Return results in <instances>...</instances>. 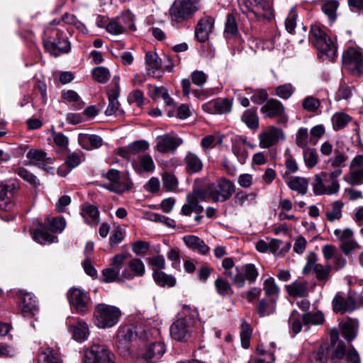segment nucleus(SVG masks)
<instances>
[{"label": "nucleus", "instance_id": "1", "mask_svg": "<svg viewBox=\"0 0 363 363\" xmlns=\"http://www.w3.org/2000/svg\"><path fill=\"white\" fill-rule=\"evenodd\" d=\"M196 310L184 306L177 319L170 327L171 337L178 341H186L202 330Z\"/></svg>", "mask_w": 363, "mask_h": 363}, {"label": "nucleus", "instance_id": "2", "mask_svg": "<svg viewBox=\"0 0 363 363\" xmlns=\"http://www.w3.org/2000/svg\"><path fill=\"white\" fill-rule=\"evenodd\" d=\"M342 173V169L337 168L330 173L322 172L315 174L312 183L313 193L317 196L337 194L340 189L337 179Z\"/></svg>", "mask_w": 363, "mask_h": 363}, {"label": "nucleus", "instance_id": "3", "mask_svg": "<svg viewBox=\"0 0 363 363\" xmlns=\"http://www.w3.org/2000/svg\"><path fill=\"white\" fill-rule=\"evenodd\" d=\"M310 38L314 46L320 52V57L323 60H334L337 50L336 43L320 27L317 26H311Z\"/></svg>", "mask_w": 363, "mask_h": 363}, {"label": "nucleus", "instance_id": "4", "mask_svg": "<svg viewBox=\"0 0 363 363\" xmlns=\"http://www.w3.org/2000/svg\"><path fill=\"white\" fill-rule=\"evenodd\" d=\"M121 316L119 308L106 303H98L94 312V323L99 328H109L118 323Z\"/></svg>", "mask_w": 363, "mask_h": 363}, {"label": "nucleus", "instance_id": "5", "mask_svg": "<svg viewBox=\"0 0 363 363\" xmlns=\"http://www.w3.org/2000/svg\"><path fill=\"white\" fill-rule=\"evenodd\" d=\"M199 9L197 0H175L169 12L172 21L181 23L191 18Z\"/></svg>", "mask_w": 363, "mask_h": 363}, {"label": "nucleus", "instance_id": "6", "mask_svg": "<svg viewBox=\"0 0 363 363\" xmlns=\"http://www.w3.org/2000/svg\"><path fill=\"white\" fill-rule=\"evenodd\" d=\"M342 62L345 69L353 76L363 74V50L350 47L342 54Z\"/></svg>", "mask_w": 363, "mask_h": 363}, {"label": "nucleus", "instance_id": "7", "mask_svg": "<svg viewBox=\"0 0 363 363\" xmlns=\"http://www.w3.org/2000/svg\"><path fill=\"white\" fill-rule=\"evenodd\" d=\"M235 186L233 182L221 177L207 188V194L214 202H225L235 192Z\"/></svg>", "mask_w": 363, "mask_h": 363}, {"label": "nucleus", "instance_id": "8", "mask_svg": "<svg viewBox=\"0 0 363 363\" xmlns=\"http://www.w3.org/2000/svg\"><path fill=\"white\" fill-rule=\"evenodd\" d=\"M243 12L252 13L258 20L273 18L271 5L264 0H238Z\"/></svg>", "mask_w": 363, "mask_h": 363}, {"label": "nucleus", "instance_id": "9", "mask_svg": "<svg viewBox=\"0 0 363 363\" xmlns=\"http://www.w3.org/2000/svg\"><path fill=\"white\" fill-rule=\"evenodd\" d=\"M52 33L55 35L56 38L48 36L46 40H44L45 50L54 56L68 52L71 46L67 40L65 32L57 28L53 30Z\"/></svg>", "mask_w": 363, "mask_h": 363}, {"label": "nucleus", "instance_id": "10", "mask_svg": "<svg viewBox=\"0 0 363 363\" xmlns=\"http://www.w3.org/2000/svg\"><path fill=\"white\" fill-rule=\"evenodd\" d=\"M104 177L108 182L102 186L111 191L122 194L131 189L133 183L128 177L121 175L120 172L115 169H109Z\"/></svg>", "mask_w": 363, "mask_h": 363}, {"label": "nucleus", "instance_id": "11", "mask_svg": "<svg viewBox=\"0 0 363 363\" xmlns=\"http://www.w3.org/2000/svg\"><path fill=\"white\" fill-rule=\"evenodd\" d=\"M67 298L71 306L77 312L84 313L87 311L91 301L88 291L80 288L73 287L68 291Z\"/></svg>", "mask_w": 363, "mask_h": 363}, {"label": "nucleus", "instance_id": "12", "mask_svg": "<svg viewBox=\"0 0 363 363\" xmlns=\"http://www.w3.org/2000/svg\"><path fill=\"white\" fill-rule=\"evenodd\" d=\"M113 357L105 345L94 344L86 354L85 363H114Z\"/></svg>", "mask_w": 363, "mask_h": 363}, {"label": "nucleus", "instance_id": "13", "mask_svg": "<svg viewBox=\"0 0 363 363\" xmlns=\"http://www.w3.org/2000/svg\"><path fill=\"white\" fill-rule=\"evenodd\" d=\"M332 304L333 311L341 314L352 312L357 308L355 298L352 294L337 293L334 297Z\"/></svg>", "mask_w": 363, "mask_h": 363}, {"label": "nucleus", "instance_id": "14", "mask_svg": "<svg viewBox=\"0 0 363 363\" xmlns=\"http://www.w3.org/2000/svg\"><path fill=\"white\" fill-rule=\"evenodd\" d=\"M345 357H346L347 363H360L359 356L354 348L347 349L344 342H338L331 354V361L340 362Z\"/></svg>", "mask_w": 363, "mask_h": 363}, {"label": "nucleus", "instance_id": "15", "mask_svg": "<svg viewBox=\"0 0 363 363\" xmlns=\"http://www.w3.org/2000/svg\"><path fill=\"white\" fill-rule=\"evenodd\" d=\"M155 149L161 153H167L171 151H174L179 146L183 143L181 138L165 134L160 135L155 139Z\"/></svg>", "mask_w": 363, "mask_h": 363}, {"label": "nucleus", "instance_id": "16", "mask_svg": "<svg viewBox=\"0 0 363 363\" xmlns=\"http://www.w3.org/2000/svg\"><path fill=\"white\" fill-rule=\"evenodd\" d=\"M285 136L281 129L271 126L259 135V147L269 148L280 140H284Z\"/></svg>", "mask_w": 363, "mask_h": 363}, {"label": "nucleus", "instance_id": "17", "mask_svg": "<svg viewBox=\"0 0 363 363\" xmlns=\"http://www.w3.org/2000/svg\"><path fill=\"white\" fill-rule=\"evenodd\" d=\"M316 257L314 253H311L308 257L307 264L304 267L303 272L307 274L311 270H313L316 275V278L319 281H326L330 277V273L332 269L330 265L323 267L322 264L315 263Z\"/></svg>", "mask_w": 363, "mask_h": 363}, {"label": "nucleus", "instance_id": "18", "mask_svg": "<svg viewBox=\"0 0 363 363\" xmlns=\"http://www.w3.org/2000/svg\"><path fill=\"white\" fill-rule=\"evenodd\" d=\"M132 167L138 174H150L155 170V164L149 154H142L131 162Z\"/></svg>", "mask_w": 363, "mask_h": 363}, {"label": "nucleus", "instance_id": "19", "mask_svg": "<svg viewBox=\"0 0 363 363\" xmlns=\"http://www.w3.org/2000/svg\"><path fill=\"white\" fill-rule=\"evenodd\" d=\"M16 186L14 182L0 184V209L10 211L13 207L12 198Z\"/></svg>", "mask_w": 363, "mask_h": 363}, {"label": "nucleus", "instance_id": "20", "mask_svg": "<svg viewBox=\"0 0 363 363\" xmlns=\"http://www.w3.org/2000/svg\"><path fill=\"white\" fill-rule=\"evenodd\" d=\"M202 108L211 114H223L230 112L232 103L228 99H218L204 104Z\"/></svg>", "mask_w": 363, "mask_h": 363}, {"label": "nucleus", "instance_id": "21", "mask_svg": "<svg viewBox=\"0 0 363 363\" xmlns=\"http://www.w3.org/2000/svg\"><path fill=\"white\" fill-rule=\"evenodd\" d=\"M145 272L144 263L138 258L131 259L121 272L122 279L131 280L135 277H143Z\"/></svg>", "mask_w": 363, "mask_h": 363}, {"label": "nucleus", "instance_id": "22", "mask_svg": "<svg viewBox=\"0 0 363 363\" xmlns=\"http://www.w3.org/2000/svg\"><path fill=\"white\" fill-rule=\"evenodd\" d=\"M147 74L152 77H160L163 73L161 59L154 52H147L145 55Z\"/></svg>", "mask_w": 363, "mask_h": 363}, {"label": "nucleus", "instance_id": "23", "mask_svg": "<svg viewBox=\"0 0 363 363\" xmlns=\"http://www.w3.org/2000/svg\"><path fill=\"white\" fill-rule=\"evenodd\" d=\"M245 143H246L245 137L236 135L232 139L233 153L241 164H244L249 156Z\"/></svg>", "mask_w": 363, "mask_h": 363}, {"label": "nucleus", "instance_id": "24", "mask_svg": "<svg viewBox=\"0 0 363 363\" xmlns=\"http://www.w3.org/2000/svg\"><path fill=\"white\" fill-rule=\"evenodd\" d=\"M284 106L281 101L275 99H270L267 101L260 111L265 117L274 118L282 116L284 113Z\"/></svg>", "mask_w": 363, "mask_h": 363}, {"label": "nucleus", "instance_id": "25", "mask_svg": "<svg viewBox=\"0 0 363 363\" xmlns=\"http://www.w3.org/2000/svg\"><path fill=\"white\" fill-rule=\"evenodd\" d=\"M165 352L164 345L157 342L151 344L143 354V359L146 363H155L164 354Z\"/></svg>", "mask_w": 363, "mask_h": 363}, {"label": "nucleus", "instance_id": "26", "mask_svg": "<svg viewBox=\"0 0 363 363\" xmlns=\"http://www.w3.org/2000/svg\"><path fill=\"white\" fill-rule=\"evenodd\" d=\"M81 215L85 222L92 227L99 223V211L94 205L87 203L82 205L81 207Z\"/></svg>", "mask_w": 363, "mask_h": 363}, {"label": "nucleus", "instance_id": "27", "mask_svg": "<svg viewBox=\"0 0 363 363\" xmlns=\"http://www.w3.org/2000/svg\"><path fill=\"white\" fill-rule=\"evenodd\" d=\"M78 142L84 149L88 150L99 148L103 145V139L94 134L79 133Z\"/></svg>", "mask_w": 363, "mask_h": 363}, {"label": "nucleus", "instance_id": "28", "mask_svg": "<svg viewBox=\"0 0 363 363\" xmlns=\"http://www.w3.org/2000/svg\"><path fill=\"white\" fill-rule=\"evenodd\" d=\"M21 312L24 316L34 315L37 312V305L35 296L30 293H21Z\"/></svg>", "mask_w": 363, "mask_h": 363}, {"label": "nucleus", "instance_id": "29", "mask_svg": "<svg viewBox=\"0 0 363 363\" xmlns=\"http://www.w3.org/2000/svg\"><path fill=\"white\" fill-rule=\"evenodd\" d=\"M213 21L211 18L201 19L196 27L195 35L200 42H205L208 38V34L211 32Z\"/></svg>", "mask_w": 363, "mask_h": 363}, {"label": "nucleus", "instance_id": "30", "mask_svg": "<svg viewBox=\"0 0 363 363\" xmlns=\"http://www.w3.org/2000/svg\"><path fill=\"white\" fill-rule=\"evenodd\" d=\"M185 245L190 249L198 252L201 255H206L210 248L204 241L197 236L188 235L183 237Z\"/></svg>", "mask_w": 363, "mask_h": 363}, {"label": "nucleus", "instance_id": "31", "mask_svg": "<svg viewBox=\"0 0 363 363\" xmlns=\"http://www.w3.org/2000/svg\"><path fill=\"white\" fill-rule=\"evenodd\" d=\"M184 164L186 172L189 174L199 172L203 167V163L200 157L192 152H188L184 158Z\"/></svg>", "mask_w": 363, "mask_h": 363}, {"label": "nucleus", "instance_id": "32", "mask_svg": "<svg viewBox=\"0 0 363 363\" xmlns=\"http://www.w3.org/2000/svg\"><path fill=\"white\" fill-rule=\"evenodd\" d=\"M33 238L40 244H51L58 241L57 237L54 236L45 230V226L40 224L38 229L31 232Z\"/></svg>", "mask_w": 363, "mask_h": 363}, {"label": "nucleus", "instance_id": "33", "mask_svg": "<svg viewBox=\"0 0 363 363\" xmlns=\"http://www.w3.org/2000/svg\"><path fill=\"white\" fill-rule=\"evenodd\" d=\"M116 88L108 92V105L105 111L106 116H112L119 111L120 104L118 101L119 96V86L118 81H116Z\"/></svg>", "mask_w": 363, "mask_h": 363}, {"label": "nucleus", "instance_id": "34", "mask_svg": "<svg viewBox=\"0 0 363 363\" xmlns=\"http://www.w3.org/2000/svg\"><path fill=\"white\" fill-rule=\"evenodd\" d=\"M359 323L357 320L348 319L342 323L341 333L342 337L347 341H352L357 334Z\"/></svg>", "mask_w": 363, "mask_h": 363}, {"label": "nucleus", "instance_id": "35", "mask_svg": "<svg viewBox=\"0 0 363 363\" xmlns=\"http://www.w3.org/2000/svg\"><path fill=\"white\" fill-rule=\"evenodd\" d=\"M286 291L291 296L305 297L308 294V282L306 281H295L286 286Z\"/></svg>", "mask_w": 363, "mask_h": 363}, {"label": "nucleus", "instance_id": "36", "mask_svg": "<svg viewBox=\"0 0 363 363\" xmlns=\"http://www.w3.org/2000/svg\"><path fill=\"white\" fill-rule=\"evenodd\" d=\"M277 301L269 298L261 299L257 306V311L260 317L272 314L276 310Z\"/></svg>", "mask_w": 363, "mask_h": 363}, {"label": "nucleus", "instance_id": "37", "mask_svg": "<svg viewBox=\"0 0 363 363\" xmlns=\"http://www.w3.org/2000/svg\"><path fill=\"white\" fill-rule=\"evenodd\" d=\"M203 211L202 206L199 204L197 200L189 194L186 196V203L183 205L181 209V213L184 216H190L192 212L201 214Z\"/></svg>", "mask_w": 363, "mask_h": 363}, {"label": "nucleus", "instance_id": "38", "mask_svg": "<svg viewBox=\"0 0 363 363\" xmlns=\"http://www.w3.org/2000/svg\"><path fill=\"white\" fill-rule=\"evenodd\" d=\"M134 333L130 328L121 330L116 336V345L118 348L128 350L130 341L134 338Z\"/></svg>", "mask_w": 363, "mask_h": 363}, {"label": "nucleus", "instance_id": "39", "mask_svg": "<svg viewBox=\"0 0 363 363\" xmlns=\"http://www.w3.org/2000/svg\"><path fill=\"white\" fill-rule=\"evenodd\" d=\"M152 277L160 286L172 287L176 284V279L172 275L165 274L162 270H154Z\"/></svg>", "mask_w": 363, "mask_h": 363}, {"label": "nucleus", "instance_id": "40", "mask_svg": "<svg viewBox=\"0 0 363 363\" xmlns=\"http://www.w3.org/2000/svg\"><path fill=\"white\" fill-rule=\"evenodd\" d=\"M263 290L267 298L277 301L280 289L273 277H269L264 281Z\"/></svg>", "mask_w": 363, "mask_h": 363}, {"label": "nucleus", "instance_id": "41", "mask_svg": "<svg viewBox=\"0 0 363 363\" xmlns=\"http://www.w3.org/2000/svg\"><path fill=\"white\" fill-rule=\"evenodd\" d=\"M26 156L42 166L52 164L54 161V158L48 157L46 152L41 150H30L28 152Z\"/></svg>", "mask_w": 363, "mask_h": 363}, {"label": "nucleus", "instance_id": "42", "mask_svg": "<svg viewBox=\"0 0 363 363\" xmlns=\"http://www.w3.org/2000/svg\"><path fill=\"white\" fill-rule=\"evenodd\" d=\"M288 186L291 190L305 195L308 191V181L303 177H295L288 182Z\"/></svg>", "mask_w": 363, "mask_h": 363}, {"label": "nucleus", "instance_id": "43", "mask_svg": "<svg viewBox=\"0 0 363 363\" xmlns=\"http://www.w3.org/2000/svg\"><path fill=\"white\" fill-rule=\"evenodd\" d=\"M224 274L237 287L242 288L245 286V279L243 270L240 269L238 267H235L230 272H224Z\"/></svg>", "mask_w": 363, "mask_h": 363}, {"label": "nucleus", "instance_id": "44", "mask_svg": "<svg viewBox=\"0 0 363 363\" xmlns=\"http://www.w3.org/2000/svg\"><path fill=\"white\" fill-rule=\"evenodd\" d=\"M256 194L246 193L243 191L238 192L234 198L235 203L241 206H248L256 203Z\"/></svg>", "mask_w": 363, "mask_h": 363}, {"label": "nucleus", "instance_id": "45", "mask_svg": "<svg viewBox=\"0 0 363 363\" xmlns=\"http://www.w3.org/2000/svg\"><path fill=\"white\" fill-rule=\"evenodd\" d=\"M73 338L79 342L84 341L89 335L88 325L84 323L79 321L75 325L70 328Z\"/></svg>", "mask_w": 363, "mask_h": 363}, {"label": "nucleus", "instance_id": "46", "mask_svg": "<svg viewBox=\"0 0 363 363\" xmlns=\"http://www.w3.org/2000/svg\"><path fill=\"white\" fill-rule=\"evenodd\" d=\"M62 98L65 102L74 103L72 108L76 110L82 108L84 105L78 94L73 90L63 91L62 92Z\"/></svg>", "mask_w": 363, "mask_h": 363}, {"label": "nucleus", "instance_id": "47", "mask_svg": "<svg viewBox=\"0 0 363 363\" xmlns=\"http://www.w3.org/2000/svg\"><path fill=\"white\" fill-rule=\"evenodd\" d=\"M344 203L340 200L334 201L330 209L326 211L325 216L328 221L334 222L342 218V210Z\"/></svg>", "mask_w": 363, "mask_h": 363}, {"label": "nucleus", "instance_id": "48", "mask_svg": "<svg viewBox=\"0 0 363 363\" xmlns=\"http://www.w3.org/2000/svg\"><path fill=\"white\" fill-rule=\"evenodd\" d=\"M352 118L343 112L335 113L332 117V123L334 130L338 131L344 128L350 121Z\"/></svg>", "mask_w": 363, "mask_h": 363}, {"label": "nucleus", "instance_id": "49", "mask_svg": "<svg viewBox=\"0 0 363 363\" xmlns=\"http://www.w3.org/2000/svg\"><path fill=\"white\" fill-rule=\"evenodd\" d=\"M242 121L250 129H257L259 126V118L255 110H246L242 116Z\"/></svg>", "mask_w": 363, "mask_h": 363}, {"label": "nucleus", "instance_id": "50", "mask_svg": "<svg viewBox=\"0 0 363 363\" xmlns=\"http://www.w3.org/2000/svg\"><path fill=\"white\" fill-rule=\"evenodd\" d=\"M344 180L350 185H360L363 184V168L351 169L344 177Z\"/></svg>", "mask_w": 363, "mask_h": 363}, {"label": "nucleus", "instance_id": "51", "mask_svg": "<svg viewBox=\"0 0 363 363\" xmlns=\"http://www.w3.org/2000/svg\"><path fill=\"white\" fill-rule=\"evenodd\" d=\"M38 363H62V360L52 349L47 348L39 355Z\"/></svg>", "mask_w": 363, "mask_h": 363}, {"label": "nucleus", "instance_id": "52", "mask_svg": "<svg viewBox=\"0 0 363 363\" xmlns=\"http://www.w3.org/2000/svg\"><path fill=\"white\" fill-rule=\"evenodd\" d=\"M303 315H301L296 311H292L289 318V323L294 335L298 334L302 329Z\"/></svg>", "mask_w": 363, "mask_h": 363}, {"label": "nucleus", "instance_id": "53", "mask_svg": "<svg viewBox=\"0 0 363 363\" xmlns=\"http://www.w3.org/2000/svg\"><path fill=\"white\" fill-rule=\"evenodd\" d=\"M296 91V88L291 83L278 86L276 88V95L284 100L289 99Z\"/></svg>", "mask_w": 363, "mask_h": 363}, {"label": "nucleus", "instance_id": "54", "mask_svg": "<svg viewBox=\"0 0 363 363\" xmlns=\"http://www.w3.org/2000/svg\"><path fill=\"white\" fill-rule=\"evenodd\" d=\"M339 3L336 0H328L322 4L321 9L330 20L334 21L336 18V11Z\"/></svg>", "mask_w": 363, "mask_h": 363}, {"label": "nucleus", "instance_id": "55", "mask_svg": "<svg viewBox=\"0 0 363 363\" xmlns=\"http://www.w3.org/2000/svg\"><path fill=\"white\" fill-rule=\"evenodd\" d=\"M91 74L94 80L101 84L107 82L111 77L109 70L104 67H98L94 68L92 70Z\"/></svg>", "mask_w": 363, "mask_h": 363}, {"label": "nucleus", "instance_id": "56", "mask_svg": "<svg viewBox=\"0 0 363 363\" xmlns=\"http://www.w3.org/2000/svg\"><path fill=\"white\" fill-rule=\"evenodd\" d=\"M121 26L123 27L124 30L130 29L131 30H135V26L133 23V15L130 11H127L121 13L120 16L116 17Z\"/></svg>", "mask_w": 363, "mask_h": 363}, {"label": "nucleus", "instance_id": "57", "mask_svg": "<svg viewBox=\"0 0 363 363\" xmlns=\"http://www.w3.org/2000/svg\"><path fill=\"white\" fill-rule=\"evenodd\" d=\"M303 160L308 168L314 167L318 163V154L315 149L306 148L303 152Z\"/></svg>", "mask_w": 363, "mask_h": 363}, {"label": "nucleus", "instance_id": "58", "mask_svg": "<svg viewBox=\"0 0 363 363\" xmlns=\"http://www.w3.org/2000/svg\"><path fill=\"white\" fill-rule=\"evenodd\" d=\"M324 321V316L321 312L314 313H305L303 314V323L305 325L310 324L312 325H321Z\"/></svg>", "mask_w": 363, "mask_h": 363}, {"label": "nucleus", "instance_id": "59", "mask_svg": "<svg viewBox=\"0 0 363 363\" xmlns=\"http://www.w3.org/2000/svg\"><path fill=\"white\" fill-rule=\"evenodd\" d=\"M128 257V254L121 253L116 255L110 260V265L114 272H117V275L121 277V270L123 266L124 261Z\"/></svg>", "mask_w": 363, "mask_h": 363}, {"label": "nucleus", "instance_id": "60", "mask_svg": "<svg viewBox=\"0 0 363 363\" xmlns=\"http://www.w3.org/2000/svg\"><path fill=\"white\" fill-rule=\"evenodd\" d=\"M348 157L345 154L339 150H335V156L330 158L328 163L333 168H341L345 166Z\"/></svg>", "mask_w": 363, "mask_h": 363}, {"label": "nucleus", "instance_id": "61", "mask_svg": "<svg viewBox=\"0 0 363 363\" xmlns=\"http://www.w3.org/2000/svg\"><path fill=\"white\" fill-rule=\"evenodd\" d=\"M252 335V330L250 325L245 322L241 325L240 340L243 348L247 349L250 346V340Z\"/></svg>", "mask_w": 363, "mask_h": 363}, {"label": "nucleus", "instance_id": "62", "mask_svg": "<svg viewBox=\"0 0 363 363\" xmlns=\"http://www.w3.org/2000/svg\"><path fill=\"white\" fill-rule=\"evenodd\" d=\"M238 33V26L235 18L233 14H228L225 27V34L227 38L236 35Z\"/></svg>", "mask_w": 363, "mask_h": 363}, {"label": "nucleus", "instance_id": "63", "mask_svg": "<svg viewBox=\"0 0 363 363\" xmlns=\"http://www.w3.org/2000/svg\"><path fill=\"white\" fill-rule=\"evenodd\" d=\"M310 138L308 129L306 128H301L298 129L296 135V143L301 148H306L309 143Z\"/></svg>", "mask_w": 363, "mask_h": 363}, {"label": "nucleus", "instance_id": "64", "mask_svg": "<svg viewBox=\"0 0 363 363\" xmlns=\"http://www.w3.org/2000/svg\"><path fill=\"white\" fill-rule=\"evenodd\" d=\"M320 106L319 100L312 96H306L302 101L303 108L308 112L316 111Z\"/></svg>", "mask_w": 363, "mask_h": 363}]
</instances>
